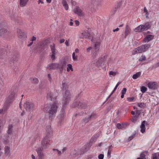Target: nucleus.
<instances>
[{
    "mask_svg": "<svg viewBox=\"0 0 159 159\" xmlns=\"http://www.w3.org/2000/svg\"><path fill=\"white\" fill-rule=\"evenodd\" d=\"M57 102L55 101L52 104H49L45 107L43 111L49 113V119L52 120L55 117L57 110Z\"/></svg>",
    "mask_w": 159,
    "mask_h": 159,
    "instance_id": "1",
    "label": "nucleus"
},
{
    "mask_svg": "<svg viewBox=\"0 0 159 159\" xmlns=\"http://www.w3.org/2000/svg\"><path fill=\"white\" fill-rule=\"evenodd\" d=\"M16 97V95L14 92H11L9 95L4 103V111L8 109L9 107L10 104L15 99Z\"/></svg>",
    "mask_w": 159,
    "mask_h": 159,
    "instance_id": "2",
    "label": "nucleus"
},
{
    "mask_svg": "<svg viewBox=\"0 0 159 159\" xmlns=\"http://www.w3.org/2000/svg\"><path fill=\"white\" fill-rule=\"evenodd\" d=\"M71 100V95L69 90H66L64 94L62 100V105L65 106L68 104Z\"/></svg>",
    "mask_w": 159,
    "mask_h": 159,
    "instance_id": "3",
    "label": "nucleus"
},
{
    "mask_svg": "<svg viewBox=\"0 0 159 159\" xmlns=\"http://www.w3.org/2000/svg\"><path fill=\"white\" fill-rule=\"evenodd\" d=\"M107 57L106 55L99 57L95 63V66L101 69L105 62Z\"/></svg>",
    "mask_w": 159,
    "mask_h": 159,
    "instance_id": "4",
    "label": "nucleus"
},
{
    "mask_svg": "<svg viewBox=\"0 0 159 159\" xmlns=\"http://www.w3.org/2000/svg\"><path fill=\"white\" fill-rule=\"evenodd\" d=\"M50 138L48 136H45L43 138L41 142V146L42 148L45 149L49 147Z\"/></svg>",
    "mask_w": 159,
    "mask_h": 159,
    "instance_id": "5",
    "label": "nucleus"
},
{
    "mask_svg": "<svg viewBox=\"0 0 159 159\" xmlns=\"http://www.w3.org/2000/svg\"><path fill=\"white\" fill-rule=\"evenodd\" d=\"M92 42H93L95 43L94 47L92 50V53L93 56L95 57L97 55V52H98L100 46V42L98 41H94V38H93L91 39Z\"/></svg>",
    "mask_w": 159,
    "mask_h": 159,
    "instance_id": "6",
    "label": "nucleus"
},
{
    "mask_svg": "<svg viewBox=\"0 0 159 159\" xmlns=\"http://www.w3.org/2000/svg\"><path fill=\"white\" fill-rule=\"evenodd\" d=\"M50 47L51 51V57L52 60H54L55 59V55L57 52L55 48V44L54 43L51 44Z\"/></svg>",
    "mask_w": 159,
    "mask_h": 159,
    "instance_id": "7",
    "label": "nucleus"
},
{
    "mask_svg": "<svg viewBox=\"0 0 159 159\" xmlns=\"http://www.w3.org/2000/svg\"><path fill=\"white\" fill-rule=\"evenodd\" d=\"M72 107L78 108H85L86 107V104L85 102L77 101L73 103Z\"/></svg>",
    "mask_w": 159,
    "mask_h": 159,
    "instance_id": "8",
    "label": "nucleus"
},
{
    "mask_svg": "<svg viewBox=\"0 0 159 159\" xmlns=\"http://www.w3.org/2000/svg\"><path fill=\"white\" fill-rule=\"evenodd\" d=\"M64 111L63 110L58 115L57 117L58 123V124L61 125L63 123L65 119V115Z\"/></svg>",
    "mask_w": 159,
    "mask_h": 159,
    "instance_id": "9",
    "label": "nucleus"
},
{
    "mask_svg": "<svg viewBox=\"0 0 159 159\" xmlns=\"http://www.w3.org/2000/svg\"><path fill=\"white\" fill-rule=\"evenodd\" d=\"M24 106L26 110L28 111H30L33 110L34 107L33 104L28 102H26L25 103Z\"/></svg>",
    "mask_w": 159,
    "mask_h": 159,
    "instance_id": "10",
    "label": "nucleus"
},
{
    "mask_svg": "<svg viewBox=\"0 0 159 159\" xmlns=\"http://www.w3.org/2000/svg\"><path fill=\"white\" fill-rule=\"evenodd\" d=\"M7 32V30L4 23H2L0 24V35H4Z\"/></svg>",
    "mask_w": 159,
    "mask_h": 159,
    "instance_id": "11",
    "label": "nucleus"
},
{
    "mask_svg": "<svg viewBox=\"0 0 159 159\" xmlns=\"http://www.w3.org/2000/svg\"><path fill=\"white\" fill-rule=\"evenodd\" d=\"M122 2V1L121 0L117 2L116 3L114 8L113 9V10L111 11V12L112 13V14L113 15L117 11V10L121 6Z\"/></svg>",
    "mask_w": 159,
    "mask_h": 159,
    "instance_id": "12",
    "label": "nucleus"
},
{
    "mask_svg": "<svg viewBox=\"0 0 159 159\" xmlns=\"http://www.w3.org/2000/svg\"><path fill=\"white\" fill-rule=\"evenodd\" d=\"M36 151L38 154L37 156L38 159H44V156L42 151L41 148H38L36 149Z\"/></svg>",
    "mask_w": 159,
    "mask_h": 159,
    "instance_id": "13",
    "label": "nucleus"
},
{
    "mask_svg": "<svg viewBox=\"0 0 159 159\" xmlns=\"http://www.w3.org/2000/svg\"><path fill=\"white\" fill-rule=\"evenodd\" d=\"M67 64L66 61L65 60H62L60 64H59L58 68L60 72H62L63 69H65Z\"/></svg>",
    "mask_w": 159,
    "mask_h": 159,
    "instance_id": "14",
    "label": "nucleus"
},
{
    "mask_svg": "<svg viewBox=\"0 0 159 159\" xmlns=\"http://www.w3.org/2000/svg\"><path fill=\"white\" fill-rule=\"evenodd\" d=\"M96 117V115L95 114L92 113L88 117H86L84 119V122L85 123H87L89 121L94 120Z\"/></svg>",
    "mask_w": 159,
    "mask_h": 159,
    "instance_id": "15",
    "label": "nucleus"
},
{
    "mask_svg": "<svg viewBox=\"0 0 159 159\" xmlns=\"http://www.w3.org/2000/svg\"><path fill=\"white\" fill-rule=\"evenodd\" d=\"M150 45L149 44H146L143 45L139 47V51L142 53L147 51L150 47Z\"/></svg>",
    "mask_w": 159,
    "mask_h": 159,
    "instance_id": "16",
    "label": "nucleus"
},
{
    "mask_svg": "<svg viewBox=\"0 0 159 159\" xmlns=\"http://www.w3.org/2000/svg\"><path fill=\"white\" fill-rule=\"evenodd\" d=\"M54 93V92H48L47 94V98L52 101H54L56 97V96H55Z\"/></svg>",
    "mask_w": 159,
    "mask_h": 159,
    "instance_id": "17",
    "label": "nucleus"
},
{
    "mask_svg": "<svg viewBox=\"0 0 159 159\" xmlns=\"http://www.w3.org/2000/svg\"><path fill=\"white\" fill-rule=\"evenodd\" d=\"M74 12L80 16H83L84 15L82 10L79 7H76L74 9Z\"/></svg>",
    "mask_w": 159,
    "mask_h": 159,
    "instance_id": "18",
    "label": "nucleus"
},
{
    "mask_svg": "<svg viewBox=\"0 0 159 159\" xmlns=\"http://www.w3.org/2000/svg\"><path fill=\"white\" fill-rule=\"evenodd\" d=\"M148 87L150 89H154L157 88V83L155 82H149L148 84Z\"/></svg>",
    "mask_w": 159,
    "mask_h": 159,
    "instance_id": "19",
    "label": "nucleus"
},
{
    "mask_svg": "<svg viewBox=\"0 0 159 159\" xmlns=\"http://www.w3.org/2000/svg\"><path fill=\"white\" fill-rule=\"evenodd\" d=\"M128 125V124L127 122L123 123L121 124L117 123L116 127L119 129H124L127 127Z\"/></svg>",
    "mask_w": 159,
    "mask_h": 159,
    "instance_id": "20",
    "label": "nucleus"
},
{
    "mask_svg": "<svg viewBox=\"0 0 159 159\" xmlns=\"http://www.w3.org/2000/svg\"><path fill=\"white\" fill-rule=\"evenodd\" d=\"M59 66V64L57 63H53L50 64L48 66V68L50 70H53L58 68Z\"/></svg>",
    "mask_w": 159,
    "mask_h": 159,
    "instance_id": "21",
    "label": "nucleus"
},
{
    "mask_svg": "<svg viewBox=\"0 0 159 159\" xmlns=\"http://www.w3.org/2000/svg\"><path fill=\"white\" fill-rule=\"evenodd\" d=\"M90 36V34L88 32H84L81 34L80 38L82 39L85 38L87 39H89Z\"/></svg>",
    "mask_w": 159,
    "mask_h": 159,
    "instance_id": "22",
    "label": "nucleus"
},
{
    "mask_svg": "<svg viewBox=\"0 0 159 159\" xmlns=\"http://www.w3.org/2000/svg\"><path fill=\"white\" fill-rule=\"evenodd\" d=\"M46 136H48L49 137H51L52 131L51 130V126L50 125H48L46 127Z\"/></svg>",
    "mask_w": 159,
    "mask_h": 159,
    "instance_id": "23",
    "label": "nucleus"
},
{
    "mask_svg": "<svg viewBox=\"0 0 159 159\" xmlns=\"http://www.w3.org/2000/svg\"><path fill=\"white\" fill-rule=\"evenodd\" d=\"M46 44L45 42L41 43L39 45L37 52L41 51L43 50L46 47Z\"/></svg>",
    "mask_w": 159,
    "mask_h": 159,
    "instance_id": "24",
    "label": "nucleus"
},
{
    "mask_svg": "<svg viewBox=\"0 0 159 159\" xmlns=\"http://www.w3.org/2000/svg\"><path fill=\"white\" fill-rule=\"evenodd\" d=\"M154 36L151 34L148 35L146 36V37L143 40L144 42H148L151 40L153 38Z\"/></svg>",
    "mask_w": 159,
    "mask_h": 159,
    "instance_id": "25",
    "label": "nucleus"
},
{
    "mask_svg": "<svg viewBox=\"0 0 159 159\" xmlns=\"http://www.w3.org/2000/svg\"><path fill=\"white\" fill-rule=\"evenodd\" d=\"M145 121H143L140 125V128H141L140 131L142 133H144L145 131Z\"/></svg>",
    "mask_w": 159,
    "mask_h": 159,
    "instance_id": "26",
    "label": "nucleus"
},
{
    "mask_svg": "<svg viewBox=\"0 0 159 159\" xmlns=\"http://www.w3.org/2000/svg\"><path fill=\"white\" fill-rule=\"evenodd\" d=\"M101 134V132H98V133L96 134L93 136L91 139L93 142H95L97 139L100 135Z\"/></svg>",
    "mask_w": 159,
    "mask_h": 159,
    "instance_id": "27",
    "label": "nucleus"
},
{
    "mask_svg": "<svg viewBox=\"0 0 159 159\" xmlns=\"http://www.w3.org/2000/svg\"><path fill=\"white\" fill-rule=\"evenodd\" d=\"M17 31L18 35L19 37V38H22L25 35V33L22 32L20 30L18 29Z\"/></svg>",
    "mask_w": 159,
    "mask_h": 159,
    "instance_id": "28",
    "label": "nucleus"
},
{
    "mask_svg": "<svg viewBox=\"0 0 159 159\" xmlns=\"http://www.w3.org/2000/svg\"><path fill=\"white\" fill-rule=\"evenodd\" d=\"M4 150L5 155L7 156L9 155L10 152V147L8 146H6Z\"/></svg>",
    "mask_w": 159,
    "mask_h": 159,
    "instance_id": "29",
    "label": "nucleus"
},
{
    "mask_svg": "<svg viewBox=\"0 0 159 159\" xmlns=\"http://www.w3.org/2000/svg\"><path fill=\"white\" fill-rule=\"evenodd\" d=\"M29 0H20V5L23 7L25 6Z\"/></svg>",
    "mask_w": 159,
    "mask_h": 159,
    "instance_id": "30",
    "label": "nucleus"
},
{
    "mask_svg": "<svg viewBox=\"0 0 159 159\" xmlns=\"http://www.w3.org/2000/svg\"><path fill=\"white\" fill-rule=\"evenodd\" d=\"M152 159H159V152L154 153L152 154Z\"/></svg>",
    "mask_w": 159,
    "mask_h": 159,
    "instance_id": "31",
    "label": "nucleus"
},
{
    "mask_svg": "<svg viewBox=\"0 0 159 159\" xmlns=\"http://www.w3.org/2000/svg\"><path fill=\"white\" fill-rule=\"evenodd\" d=\"M139 47H138L137 48L134 49L132 52V54L133 55H135L138 53H141L140 51V50L139 51Z\"/></svg>",
    "mask_w": 159,
    "mask_h": 159,
    "instance_id": "32",
    "label": "nucleus"
},
{
    "mask_svg": "<svg viewBox=\"0 0 159 159\" xmlns=\"http://www.w3.org/2000/svg\"><path fill=\"white\" fill-rule=\"evenodd\" d=\"M141 73L140 72H137L133 75L132 78L134 79H136L140 76Z\"/></svg>",
    "mask_w": 159,
    "mask_h": 159,
    "instance_id": "33",
    "label": "nucleus"
},
{
    "mask_svg": "<svg viewBox=\"0 0 159 159\" xmlns=\"http://www.w3.org/2000/svg\"><path fill=\"white\" fill-rule=\"evenodd\" d=\"M62 3L66 10H67L68 9V6L67 3L66 2L65 0H62Z\"/></svg>",
    "mask_w": 159,
    "mask_h": 159,
    "instance_id": "34",
    "label": "nucleus"
},
{
    "mask_svg": "<svg viewBox=\"0 0 159 159\" xmlns=\"http://www.w3.org/2000/svg\"><path fill=\"white\" fill-rule=\"evenodd\" d=\"M13 126L12 125H9L8 127V129L7 130V133L8 134H12V128Z\"/></svg>",
    "mask_w": 159,
    "mask_h": 159,
    "instance_id": "35",
    "label": "nucleus"
},
{
    "mask_svg": "<svg viewBox=\"0 0 159 159\" xmlns=\"http://www.w3.org/2000/svg\"><path fill=\"white\" fill-rule=\"evenodd\" d=\"M68 83L67 82L64 81L62 82V84L61 85V87L63 89H66L67 88L68 86Z\"/></svg>",
    "mask_w": 159,
    "mask_h": 159,
    "instance_id": "36",
    "label": "nucleus"
},
{
    "mask_svg": "<svg viewBox=\"0 0 159 159\" xmlns=\"http://www.w3.org/2000/svg\"><path fill=\"white\" fill-rule=\"evenodd\" d=\"M131 30L128 25H126L125 32V35H127L130 32Z\"/></svg>",
    "mask_w": 159,
    "mask_h": 159,
    "instance_id": "37",
    "label": "nucleus"
},
{
    "mask_svg": "<svg viewBox=\"0 0 159 159\" xmlns=\"http://www.w3.org/2000/svg\"><path fill=\"white\" fill-rule=\"evenodd\" d=\"M143 30L141 25H140L134 29V31L136 32H141Z\"/></svg>",
    "mask_w": 159,
    "mask_h": 159,
    "instance_id": "38",
    "label": "nucleus"
},
{
    "mask_svg": "<svg viewBox=\"0 0 159 159\" xmlns=\"http://www.w3.org/2000/svg\"><path fill=\"white\" fill-rule=\"evenodd\" d=\"M67 66L68 67L67 68V72H69L70 71V70H71V71H73V70L72 68V66L71 64H68Z\"/></svg>",
    "mask_w": 159,
    "mask_h": 159,
    "instance_id": "39",
    "label": "nucleus"
},
{
    "mask_svg": "<svg viewBox=\"0 0 159 159\" xmlns=\"http://www.w3.org/2000/svg\"><path fill=\"white\" fill-rule=\"evenodd\" d=\"M53 150L55 152H56V153L58 156H61V151H59L58 149H53Z\"/></svg>",
    "mask_w": 159,
    "mask_h": 159,
    "instance_id": "40",
    "label": "nucleus"
},
{
    "mask_svg": "<svg viewBox=\"0 0 159 159\" xmlns=\"http://www.w3.org/2000/svg\"><path fill=\"white\" fill-rule=\"evenodd\" d=\"M89 149V148L87 145H85L82 149L83 152H85L87 151Z\"/></svg>",
    "mask_w": 159,
    "mask_h": 159,
    "instance_id": "41",
    "label": "nucleus"
},
{
    "mask_svg": "<svg viewBox=\"0 0 159 159\" xmlns=\"http://www.w3.org/2000/svg\"><path fill=\"white\" fill-rule=\"evenodd\" d=\"M118 74V72L117 71H110V76H114Z\"/></svg>",
    "mask_w": 159,
    "mask_h": 159,
    "instance_id": "42",
    "label": "nucleus"
},
{
    "mask_svg": "<svg viewBox=\"0 0 159 159\" xmlns=\"http://www.w3.org/2000/svg\"><path fill=\"white\" fill-rule=\"evenodd\" d=\"M17 60V57L16 56H14L11 58L10 61L14 62L16 61Z\"/></svg>",
    "mask_w": 159,
    "mask_h": 159,
    "instance_id": "43",
    "label": "nucleus"
},
{
    "mask_svg": "<svg viewBox=\"0 0 159 159\" xmlns=\"http://www.w3.org/2000/svg\"><path fill=\"white\" fill-rule=\"evenodd\" d=\"M32 83L34 84H37L39 82L38 79L36 78H34L31 80Z\"/></svg>",
    "mask_w": 159,
    "mask_h": 159,
    "instance_id": "44",
    "label": "nucleus"
},
{
    "mask_svg": "<svg viewBox=\"0 0 159 159\" xmlns=\"http://www.w3.org/2000/svg\"><path fill=\"white\" fill-rule=\"evenodd\" d=\"M146 59V57L144 55H142L141 57L139 59V61H145Z\"/></svg>",
    "mask_w": 159,
    "mask_h": 159,
    "instance_id": "45",
    "label": "nucleus"
},
{
    "mask_svg": "<svg viewBox=\"0 0 159 159\" xmlns=\"http://www.w3.org/2000/svg\"><path fill=\"white\" fill-rule=\"evenodd\" d=\"M147 89L145 87L143 86L141 88V91L143 93H144L146 91H147Z\"/></svg>",
    "mask_w": 159,
    "mask_h": 159,
    "instance_id": "46",
    "label": "nucleus"
},
{
    "mask_svg": "<svg viewBox=\"0 0 159 159\" xmlns=\"http://www.w3.org/2000/svg\"><path fill=\"white\" fill-rule=\"evenodd\" d=\"M135 134H136L135 133H133L131 136L129 137L128 139V140L130 141L132 139H133L135 137Z\"/></svg>",
    "mask_w": 159,
    "mask_h": 159,
    "instance_id": "47",
    "label": "nucleus"
},
{
    "mask_svg": "<svg viewBox=\"0 0 159 159\" xmlns=\"http://www.w3.org/2000/svg\"><path fill=\"white\" fill-rule=\"evenodd\" d=\"M138 117L136 116H133L132 117V119H131V121L133 122H134V123L137 120Z\"/></svg>",
    "mask_w": 159,
    "mask_h": 159,
    "instance_id": "48",
    "label": "nucleus"
},
{
    "mask_svg": "<svg viewBox=\"0 0 159 159\" xmlns=\"http://www.w3.org/2000/svg\"><path fill=\"white\" fill-rule=\"evenodd\" d=\"M72 58L74 61H76L77 60V56L75 55V52H74L72 54Z\"/></svg>",
    "mask_w": 159,
    "mask_h": 159,
    "instance_id": "49",
    "label": "nucleus"
},
{
    "mask_svg": "<svg viewBox=\"0 0 159 159\" xmlns=\"http://www.w3.org/2000/svg\"><path fill=\"white\" fill-rule=\"evenodd\" d=\"M146 30H148L151 27V25L149 22H147L145 25Z\"/></svg>",
    "mask_w": 159,
    "mask_h": 159,
    "instance_id": "50",
    "label": "nucleus"
},
{
    "mask_svg": "<svg viewBox=\"0 0 159 159\" xmlns=\"http://www.w3.org/2000/svg\"><path fill=\"white\" fill-rule=\"evenodd\" d=\"M140 157L141 159H146L145 155L144 152H143L141 154Z\"/></svg>",
    "mask_w": 159,
    "mask_h": 159,
    "instance_id": "51",
    "label": "nucleus"
},
{
    "mask_svg": "<svg viewBox=\"0 0 159 159\" xmlns=\"http://www.w3.org/2000/svg\"><path fill=\"white\" fill-rule=\"evenodd\" d=\"M134 99V97H132L128 98H127V100L129 102H133Z\"/></svg>",
    "mask_w": 159,
    "mask_h": 159,
    "instance_id": "52",
    "label": "nucleus"
},
{
    "mask_svg": "<svg viewBox=\"0 0 159 159\" xmlns=\"http://www.w3.org/2000/svg\"><path fill=\"white\" fill-rule=\"evenodd\" d=\"M127 89L126 88H124L122 89L121 92V93L122 94H125L126 92Z\"/></svg>",
    "mask_w": 159,
    "mask_h": 159,
    "instance_id": "53",
    "label": "nucleus"
},
{
    "mask_svg": "<svg viewBox=\"0 0 159 159\" xmlns=\"http://www.w3.org/2000/svg\"><path fill=\"white\" fill-rule=\"evenodd\" d=\"M120 83V82H118L116 85V86L115 87L113 90V91L111 93V94H112L115 91V90L118 87V86L119 85Z\"/></svg>",
    "mask_w": 159,
    "mask_h": 159,
    "instance_id": "54",
    "label": "nucleus"
},
{
    "mask_svg": "<svg viewBox=\"0 0 159 159\" xmlns=\"http://www.w3.org/2000/svg\"><path fill=\"white\" fill-rule=\"evenodd\" d=\"M140 113V112L139 110H136L135 112V116L138 117L139 116V115Z\"/></svg>",
    "mask_w": 159,
    "mask_h": 159,
    "instance_id": "55",
    "label": "nucleus"
},
{
    "mask_svg": "<svg viewBox=\"0 0 159 159\" xmlns=\"http://www.w3.org/2000/svg\"><path fill=\"white\" fill-rule=\"evenodd\" d=\"M104 155L102 154H100L98 156L99 159H103Z\"/></svg>",
    "mask_w": 159,
    "mask_h": 159,
    "instance_id": "56",
    "label": "nucleus"
},
{
    "mask_svg": "<svg viewBox=\"0 0 159 159\" xmlns=\"http://www.w3.org/2000/svg\"><path fill=\"white\" fill-rule=\"evenodd\" d=\"M92 48L91 47H89L88 48L86 49L87 52H90V50H92Z\"/></svg>",
    "mask_w": 159,
    "mask_h": 159,
    "instance_id": "57",
    "label": "nucleus"
},
{
    "mask_svg": "<svg viewBox=\"0 0 159 159\" xmlns=\"http://www.w3.org/2000/svg\"><path fill=\"white\" fill-rule=\"evenodd\" d=\"M65 43L66 46H69V43L68 40H66L65 42Z\"/></svg>",
    "mask_w": 159,
    "mask_h": 159,
    "instance_id": "58",
    "label": "nucleus"
},
{
    "mask_svg": "<svg viewBox=\"0 0 159 159\" xmlns=\"http://www.w3.org/2000/svg\"><path fill=\"white\" fill-rule=\"evenodd\" d=\"M141 27H142L143 30H148L146 29V28H145V25H141Z\"/></svg>",
    "mask_w": 159,
    "mask_h": 159,
    "instance_id": "59",
    "label": "nucleus"
},
{
    "mask_svg": "<svg viewBox=\"0 0 159 159\" xmlns=\"http://www.w3.org/2000/svg\"><path fill=\"white\" fill-rule=\"evenodd\" d=\"M75 24L77 26H78L80 24V22L79 21L75 20Z\"/></svg>",
    "mask_w": 159,
    "mask_h": 159,
    "instance_id": "60",
    "label": "nucleus"
},
{
    "mask_svg": "<svg viewBox=\"0 0 159 159\" xmlns=\"http://www.w3.org/2000/svg\"><path fill=\"white\" fill-rule=\"evenodd\" d=\"M143 104L142 103H139L138 105L139 107H142L143 106Z\"/></svg>",
    "mask_w": 159,
    "mask_h": 159,
    "instance_id": "61",
    "label": "nucleus"
},
{
    "mask_svg": "<svg viewBox=\"0 0 159 159\" xmlns=\"http://www.w3.org/2000/svg\"><path fill=\"white\" fill-rule=\"evenodd\" d=\"M67 149V148L66 147L64 148L62 150V152L63 153H64L65 151H66V150Z\"/></svg>",
    "mask_w": 159,
    "mask_h": 159,
    "instance_id": "62",
    "label": "nucleus"
},
{
    "mask_svg": "<svg viewBox=\"0 0 159 159\" xmlns=\"http://www.w3.org/2000/svg\"><path fill=\"white\" fill-rule=\"evenodd\" d=\"M65 41V40L64 39H62L60 40V43H64V42Z\"/></svg>",
    "mask_w": 159,
    "mask_h": 159,
    "instance_id": "63",
    "label": "nucleus"
},
{
    "mask_svg": "<svg viewBox=\"0 0 159 159\" xmlns=\"http://www.w3.org/2000/svg\"><path fill=\"white\" fill-rule=\"evenodd\" d=\"M93 157V155H90L88 157L87 159H92V158Z\"/></svg>",
    "mask_w": 159,
    "mask_h": 159,
    "instance_id": "64",
    "label": "nucleus"
}]
</instances>
